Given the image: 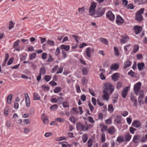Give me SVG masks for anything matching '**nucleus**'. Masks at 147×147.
I'll return each instance as SVG.
<instances>
[{
	"label": "nucleus",
	"mask_w": 147,
	"mask_h": 147,
	"mask_svg": "<svg viewBox=\"0 0 147 147\" xmlns=\"http://www.w3.org/2000/svg\"><path fill=\"white\" fill-rule=\"evenodd\" d=\"M114 88L111 83H107L104 84V88L103 91L107 92L109 94H111L113 91Z\"/></svg>",
	"instance_id": "1"
},
{
	"label": "nucleus",
	"mask_w": 147,
	"mask_h": 147,
	"mask_svg": "<svg viewBox=\"0 0 147 147\" xmlns=\"http://www.w3.org/2000/svg\"><path fill=\"white\" fill-rule=\"evenodd\" d=\"M96 3L93 2L91 3L90 7L89 8V13L90 15L94 17L95 13V9L96 7Z\"/></svg>",
	"instance_id": "2"
},
{
	"label": "nucleus",
	"mask_w": 147,
	"mask_h": 147,
	"mask_svg": "<svg viewBox=\"0 0 147 147\" xmlns=\"http://www.w3.org/2000/svg\"><path fill=\"white\" fill-rule=\"evenodd\" d=\"M105 11V9L104 8L101 7L98 8L96 11V14L94 15V17L97 18L101 17L104 14Z\"/></svg>",
	"instance_id": "3"
},
{
	"label": "nucleus",
	"mask_w": 147,
	"mask_h": 147,
	"mask_svg": "<svg viewBox=\"0 0 147 147\" xmlns=\"http://www.w3.org/2000/svg\"><path fill=\"white\" fill-rule=\"evenodd\" d=\"M141 83L140 82H138L135 84L134 86V93L137 95L138 94V92L139 91L141 86Z\"/></svg>",
	"instance_id": "4"
},
{
	"label": "nucleus",
	"mask_w": 147,
	"mask_h": 147,
	"mask_svg": "<svg viewBox=\"0 0 147 147\" xmlns=\"http://www.w3.org/2000/svg\"><path fill=\"white\" fill-rule=\"evenodd\" d=\"M94 50L93 49L89 47L87 48L86 49V53L87 56L88 58H90L91 54L93 53Z\"/></svg>",
	"instance_id": "5"
},
{
	"label": "nucleus",
	"mask_w": 147,
	"mask_h": 147,
	"mask_svg": "<svg viewBox=\"0 0 147 147\" xmlns=\"http://www.w3.org/2000/svg\"><path fill=\"white\" fill-rule=\"evenodd\" d=\"M106 16L107 18L111 21H113L115 19V16L111 11L107 12Z\"/></svg>",
	"instance_id": "6"
},
{
	"label": "nucleus",
	"mask_w": 147,
	"mask_h": 147,
	"mask_svg": "<svg viewBox=\"0 0 147 147\" xmlns=\"http://www.w3.org/2000/svg\"><path fill=\"white\" fill-rule=\"evenodd\" d=\"M130 88V86H128L123 88L121 92L122 96L123 98H126Z\"/></svg>",
	"instance_id": "7"
},
{
	"label": "nucleus",
	"mask_w": 147,
	"mask_h": 147,
	"mask_svg": "<svg viewBox=\"0 0 147 147\" xmlns=\"http://www.w3.org/2000/svg\"><path fill=\"white\" fill-rule=\"evenodd\" d=\"M116 23L119 25H121L124 22L123 18L119 15H117L116 20Z\"/></svg>",
	"instance_id": "8"
},
{
	"label": "nucleus",
	"mask_w": 147,
	"mask_h": 147,
	"mask_svg": "<svg viewBox=\"0 0 147 147\" xmlns=\"http://www.w3.org/2000/svg\"><path fill=\"white\" fill-rule=\"evenodd\" d=\"M133 30L135 33L136 34H138L142 31V28L141 26H134Z\"/></svg>",
	"instance_id": "9"
},
{
	"label": "nucleus",
	"mask_w": 147,
	"mask_h": 147,
	"mask_svg": "<svg viewBox=\"0 0 147 147\" xmlns=\"http://www.w3.org/2000/svg\"><path fill=\"white\" fill-rule=\"evenodd\" d=\"M85 127L86 126L80 123H78L76 125L77 129L80 131H84Z\"/></svg>",
	"instance_id": "10"
},
{
	"label": "nucleus",
	"mask_w": 147,
	"mask_h": 147,
	"mask_svg": "<svg viewBox=\"0 0 147 147\" xmlns=\"http://www.w3.org/2000/svg\"><path fill=\"white\" fill-rule=\"evenodd\" d=\"M139 95L138 97V102H140L142 100L144 96V92L143 90H140L138 92V94Z\"/></svg>",
	"instance_id": "11"
},
{
	"label": "nucleus",
	"mask_w": 147,
	"mask_h": 147,
	"mask_svg": "<svg viewBox=\"0 0 147 147\" xmlns=\"http://www.w3.org/2000/svg\"><path fill=\"white\" fill-rule=\"evenodd\" d=\"M41 117L45 124H47L49 123V120L48 117L44 114H42Z\"/></svg>",
	"instance_id": "12"
},
{
	"label": "nucleus",
	"mask_w": 147,
	"mask_h": 147,
	"mask_svg": "<svg viewBox=\"0 0 147 147\" xmlns=\"http://www.w3.org/2000/svg\"><path fill=\"white\" fill-rule=\"evenodd\" d=\"M25 101L26 106L27 107H28L30 106V98L28 96V94L27 93H25Z\"/></svg>",
	"instance_id": "13"
},
{
	"label": "nucleus",
	"mask_w": 147,
	"mask_h": 147,
	"mask_svg": "<svg viewBox=\"0 0 147 147\" xmlns=\"http://www.w3.org/2000/svg\"><path fill=\"white\" fill-rule=\"evenodd\" d=\"M119 77V73H116L112 75L111 76V78L113 80L116 81L118 80Z\"/></svg>",
	"instance_id": "14"
},
{
	"label": "nucleus",
	"mask_w": 147,
	"mask_h": 147,
	"mask_svg": "<svg viewBox=\"0 0 147 147\" xmlns=\"http://www.w3.org/2000/svg\"><path fill=\"white\" fill-rule=\"evenodd\" d=\"M107 131L110 134H114L115 132V130L114 127H109L107 130Z\"/></svg>",
	"instance_id": "15"
},
{
	"label": "nucleus",
	"mask_w": 147,
	"mask_h": 147,
	"mask_svg": "<svg viewBox=\"0 0 147 147\" xmlns=\"http://www.w3.org/2000/svg\"><path fill=\"white\" fill-rule=\"evenodd\" d=\"M114 121L117 124H119L121 122V116L120 115H117L114 119Z\"/></svg>",
	"instance_id": "16"
},
{
	"label": "nucleus",
	"mask_w": 147,
	"mask_h": 147,
	"mask_svg": "<svg viewBox=\"0 0 147 147\" xmlns=\"http://www.w3.org/2000/svg\"><path fill=\"white\" fill-rule=\"evenodd\" d=\"M119 65L117 63L113 64L110 67V69L112 70L116 71L118 69Z\"/></svg>",
	"instance_id": "17"
},
{
	"label": "nucleus",
	"mask_w": 147,
	"mask_h": 147,
	"mask_svg": "<svg viewBox=\"0 0 147 147\" xmlns=\"http://www.w3.org/2000/svg\"><path fill=\"white\" fill-rule=\"evenodd\" d=\"M131 64V62L128 60H126L124 63L123 68L125 69L127 68L130 66Z\"/></svg>",
	"instance_id": "18"
},
{
	"label": "nucleus",
	"mask_w": 147,
	"mask_h": 147,
	"mask_svg": "<svg viewBox=\"0 0 147 147\" xmlns=\"http://www.w3.org/2000/svg\"><path fill=\"white\" fill-rule=\"evenodd\" d=\"M132 125L133 126L138 128L141 126V124L139 121H135L132 123Z\"/></svg>",
	"instance_id": "19"
},
{
	"label": "nucleus",
	"mask_w": 147,
	"mask_h": 147,
	"mask_svg": "<svg viewBox=\"0 0 147 147\" xmlns=\"http://www.w3.org/2000/svg\"><path fill=\"white\" fill-rule=\"evenodd\" d=\"M129 38L128 36H126L123 37L120 40L121 42L122 43L124 44L127 43Z\"/></svg>",
	"instance_id": "20"
},
{
	"label": "nucleus",
	"mask_w": 147,
	"mask_h": 147,
	"mask_svg": "<svg viewBox=\"0 0 147 147\" xmlns=\"http://www.w3.org/2000/svg\"><path fill=\"white\" fill-rule=\"evenodd\" d=\"M103 95L102 96L103 99L108 100L109 98V94L107 92L103 91Z\"/></svg>",
	"instance_id": "21"
},
{
	"label": "nucleus",
	"mask_w": 147,
	"mask_h": 147,
	"mask_svg": "<svg viewBox=\"0 0 147 147\" xmlns=\"http://www.w3.org/2000/svg\"><path fill=\"white\" fill-rule=\"evenodd\" d=\"M138 68L139 71H141L144 69L145 65L143 63H138L137 64Z\"/></svg>",
	"instance_id": "22"
},
{
	"label": "nucleus",
	"mask_w": 147,
	"mask_h": 147,
	"mask_svg": "<svg viewBox=\"0 0 147 147\" xmlns=\"http://www.w3.org/2000/svg\"><path fill=\"white\" fill-rule=\"evenodd\" d=\"M133 141L135 143H138L140 141V136L139 135H135L133 138Z\"/></svg>",
	"instance_id": "23"
},
{
	"label": "nucleus",
	"mask_w": 147,
	"mask_h": 147,
	"mask_svg": "<svg viewBox=\"0 0 147 147\" xmlns=\"http://www.w3.org/2000/svg\"><path fill=\"white\" fill-rule=\"evenodd\" d=\"M99 40L101 42L105 45H107L108 44V41L106 38L101 37L99 38Z\"/></svg>",
	"instance_id": "24"
},
{
	"label": "nucleus",
	"mask_w": 147,
	"mask_h": 147,
	"mask_svg": "<svg viewBox=\"0 0 147 147\" xmlns=\"http://www.w3.org/2000/svg\"><path fill=\"white\" fill-rule=\"evenodd\" d=\"M33 95L34 100H39L40 99V97L37 93L34 92L33 94Z\"/></svg>",
	"instance_id": "25"
},
{
	"label": "nucleus",
	"mask_w": 147,
	"mask_h": 147,
	"mask_svg": "<svg viewBox=\"0 0 147 147\" xmlns=\"http://www.w3.org/2000/svg\"><path fill=\"white\" fill-rule=\"evenodd\" d=\"M136 20L138 22H141L143 18L141 15L136 13Z\"/></svg>",
	"instance_id": "26"
},
{
	"label": "nucleus",
	"mask_w": 147,
	"mask_h": 147,
	"mask_svg": "<svg viewBox=\"0 0 147 147\" xmlns=\"http://www.w3.org/2000/svg\"><path fill=\"white\" fill-rule=\"evenodd\" d=\"M139 49V46L137 45H134L132 51L134 53H136L138 50Z\"/></svg>",
	"instance_id": "27"
},
{
	"label": "nucleus",
	"mask_w": 147,
	"mask_h": 147,
	"mask_svg": "<svg viewBox=\"0 0 147 147\" xmlns=\"http://www.w3.org/2000/svg\"><path fill=\"white\" fill-rule=\"evenodd\" d=\"M108 110L110 113L113 111L114 109L112 105L110 104L108 105Z\"/></svg>",
	"instance_id": "28"
},
{
	"label": "nucleus",
	"mask_w": 147,
	"mask_h": 147,
	"mask_svg": "<svg viewBox=\"0 0 147 147\" xmlns=\"http://www.w3.org/2000/svg\"><path fill=\"white\" fill-rule=\"evenodd\" d=\"M88 139V136L87 134H83L82 137V140L84 143H85Z\"/></svg>",
	"instance_id": "29"
},
{
	"label": "nucleus",
	"mask_w": 147,
	"mask_h": 147,
	"mask_svg": "<svg viewBox=\"0 0 147 147\" xmlns=\"http://www.w3.org/2000/svg\"><path fill=\"white\" fill-rule=\"evenodd\" d=\"M55 120V121L59 122L60 123L64 122L65 121V119L64 118L60 117H58L56 118Z\"/></svg>",
	"instance_id": "30"
},
{
	"label": "nucleus",
	"mask_w": 147,
	"mask_h": 147,
	"mask_svg": "<svg viewBox=\"0 0 147 147\" xmlns=\"http://www.w3.org/2000/svg\"><path fill=\"white\" fill-rule=\"evenodd\" d=\"M131 136L129 133L126 134L125 136V140L127 141H129L131 139Z\"/></svg>",
	"instance_id": "31"
},
{
	"label": "nucleus",
	"mask_w": 147,
	"mask_h": 147,
	"mask_svg": "<svg viewBox=\"0 0 147 147\" xmlns=\"http://www.w3.org/2000/svg\"><path fill=\"white\" fill-rule=\"evenodd\" d=\"M61 49H65V51H68L70 47L69 45H62L61 46Z\"/></svg>",
	"instance_id": "32"
},
{
	"label": "nucleus",
	"mask_w": 147,
	"mask_h": 147,
	"mask_svg": "<svg viewBox=\"0 0 147 147\" xmlns=\"http://www.w3.org/2000/svg\"><path fill=\"white\" fill-rule=\"evenodd\" d=\"M46 70L43 67H41L40 69L39 74L41 75H44L46 74Z\"/></svg>",
	"instance_id": "33"
},
{
	"label": "nucleus",
	"mask_w": 147,
	"mask_h": 147,
	"mask_svg": "<svg viewBox=\"0 0 147 147\" xmlns=\"http://www.w3.org/2000/svg\"><path fill=\"white\" fill-rule=\"evenodd\" d=\"M67 138L64 136H61L57 138L56 139V140L58 141H60L63 140H66Z\"/></svg>",
	"instance_id": "34"
},
{
	"label": "nucleus",
	"mask_w": 147,
	"mask_h": 147,
	"mask_svg": "<svg viewBox=\"0 0 147 147\" xmlns=\"http://www.w3.org/2000/svg\"><path fill=\"white\" fill-rule=\"evenodd\" d=\"M114 54L116 56H118L119 55V52L118 48L116 47H114Z\"/></svg>",
	"instance_id": "35"
},
{
	"label": "nucleus",
	"mask_w": 147,
	"mask_h": 147,
	"mask_svg": "<svg viewBox=\"0 0 147 147\" xmlns=\"http://www.w3.org/2000/svg\"><path fill=\"white\" fill-rule=\"evenodd\" d=\"M12 95L11 94H9L7 97V101L8 104H10L11 101V99L12 98Z\"/></svg>",
	"instance_id": "36"
},
{
	"label": "nucleus",
	"mask_w": 147,
	"mask_h": 147,
	"mask_svg": "<svg viewBox=\"0 0 147 147\" xmlns=\"http://www.w3.org/2000/svg\"><path fill=\"white\" fill-rule=\"evenodd\" d=\"M92 140L91 138H90L87 142L88 147H91L92 145Z\"/></svg>",
	"instance_id": "37"
},
{
	"label": "nucleus",
	"mask_w": 147,
	"mask_h": 147,
	"mask_svg": "<svg viewBox=\"0 0 147 147\" xmlns=\"http://www.w3.org/2000/svg\"><path fill=\"white\" fill-rule=\"evenodd\" d=\"M57 105L56 104H55L51 106L50 107V109L51 111H55L57 109Z\"/></svg>",
	"instance_id": "38"
},
{
	"label": "nucleus",
	"mask_w": 147,
	"mask_h": 147,
	"mask_svg": "<svg viewBox=\"0 0 147 147\" xmlns=\"http://www.w3.org/2000/svg\"><path fill=\"white\" fill-rule=\"evenodd\" d=\"M131 45L130 44L126 45L124 47V49L125 51H127L129 50H131V49L130 47Z\"/></svg>",
	"instance_id": "39"
},
{
	"label": "nucleus",
	"mask_w": 147,
	"mask_h": 147,
	"mask_svg": "<svg viewBox=\"0 0 147 147\" xmlns=\"http://www.w3.org/2000/svg\"><path fill=\"white\" fill-rule=\"evenodd\" d=\"M29 55V59L31 60L32 59H34L36 58V53H32Z\"/></svg>",
	"instance_id": "40"
},
{
	"label": "nucleus",
	"mask_w": 147,
	"mask_h": 147,
	"mask_svg": "<svg viewBox=\"0 0 147 147\" xmlns=\"http://www.w3.org/2000/svg\"><path fill=\"white\" fill-rule=\"evenodd\" d=\"M83 74L84 75H86L88 72V69L87 68H83L82 69Z\"/></svg>",
	"instance_id": "41"
},
{
	"label": "nucleus",
	"mask_w": 147,
	"mask_h": 147,
	"mask_svg": "<svg viewBox=\"0 0 147 147\" xmlns=\"http://www.w3.org/2000/svg\"><path fill=\"white\" fill-rule=\"evenodd\" d=\"M14 26V24L12 21H11L9 22V30L13 28Z\"/></svg>",
	"instance_id": "42"
},
{
	"label": "nucleus",
	"mask_w": 147,
	"mask_h": 147,
	"mask_svg": "<svg viewBox=\"0 0 147 147\" xmlns=\"http://www.w3.org/2000/svg\"><path fill=\"white\" fill-rule=\"evenodd\" d=\"M117 141L119 142H122L123 141V138L122 136H120L118 137L117 138Z\"/></svg>",
	"instance_id": "43"
},
{
	"label": "nucleus",
	"mask_w": 147,
	"mask_h": 147,
	"mask_svg": "<svg viewBox=\"0 0 147 147\" xmlns=\"http://www.w3.org/2000/svg\"><path fill=\"white\" fill-rule=\"evenodd\" d=\"M20 42V41L19 40H17L15 42L13 43V48H16V47H17V46L19 44Z\"/></svg>",
	"instance_id": "44"
},
{
	"label": "nucleus",
	"mask_w": 147,
	"mask_h": 147,
	"mask_svg": "<svg viewBox=\"0 0 147 147\" xmlns=\"http://www.w3.org/2000/svg\"><path fill=\"white\" fill-rule=\"evenodd\" d=\"M61 90V88L60 87H57L55 88L54 90L55 93H58Z\"/></svg>",
	"instance_id": "45"
},
{
	"label": "nucleus",
	"mask_w": 147,
	"mask_h": 147,
	"mask_svg": "<svg viewBox=\"0 0 147 147\" xmlns=\"http://www.w3.org/2000/svg\"><path fill=\"white\" fill-rule=\"evenodd\" d=\"M69 120L72 123L74 124H75L76 123L75 119V117L73 116L70 117L69 118Z\"/></svg>",
	"instance_id": "46"
},
{
	"label": "nucleus",
	"mask_w": 147,
	"mask_h": 147,
	"mask_svg": "<svg viewBox=\"0 0 147 147\" xmlns=\"http://www.w3.org/2000/svg\"><path fill=\"white\" fill-rule=\"evenodd\" d=\"M42 88L45 91H48L49 90V86L45 85H43L42 86Z\"/></svg>",
	"instance_id": "47"
},
{
	"label": "nucleus",
	"mask_w": 147,
	"mask_h": 147,
	"mask_svg": "<svg viewBox=\"0 0 147 147\" xmlns=\"http://www.w3.org/2000/svg\"><path fill=\"white\" fill-rule=\"evenodd\" d=\"M105 141V136L104 133H102L101 135V142H104Z\"/></svg>",
	"instance_id": "48"
},
{
	"label": "nucleus",
	"mask_w": 147,
	"mask_h": 147,
	"mask_svg": "<svg viewBox=\"0 0 147 147\" xmlns=\"http://www.w3.org/2000/svg\"><path fill=\"white\" fill-rule=\"evenodd\" d=\"M51 78V77L50 76H45L44 79L47 81H49Z\"/></svg>",
	"instance_id": "49"
},
{
	"label": "nucleus",
	"mask_w": 147,
	"mask_h": 147,
	"mask_svg": "<svg viewBox=\"0 0 147 147\" xmlns=\"http://www.w3.org/2000/svg\"><path fill=\"white\" fill-rule=\"evenodd\" d=\"M99 75L100 78L102 80H104L105 79V77L103 72L100 73Z\"/></svg>",
	"instance_id": "50"
},
{
	"label": "nucleus",
	"mask_w": 147,
	"mask_h": 147,
	"mask_svg": "<svg viewBox=\"0 0 147 147\" xmlns=\"http://www.w3.org/2000/svg\"><path fill=\"white\" fill-rule=\"evenodd\" d=\"M144 9L143 8H142L140 10L138 11L136 13V14L141 15L142 13H144Z\"/></svg>",
	"instance_id": "51"
},
{
	"label": "nucleus",
	"mask_w": 147,
	"mask_h": 147,
	"mask_svg": "<svg viewBox=\"0 0 147 147\" xmlns=\"http://www.w3.org/2000/svg\"><path fill=\"white\" fill-rule=\"evenodd\" d=\"M72 110L74 111L73 113L74 114H78V110L77 108H73Z\"/></svg>",
	"instance_id": "52"
},
{
	"label": "nucleus",
	"mask_w": 147,
	"mask_h": 147,
	"mask_svg": "<svg viewBox=\"0 0 147 147\" xmlns=\"http://www.w3.org/2000/svg\"><path fill=\"white\" fill-rule=\"evenodd\" d=\"M75 87L77 92L79 93L81 92L80 88L79 85L76 84L75 86Z\"/></svg>",
	"instance_id": "53"
},
{
	"label": "nucleus",
	"mask_w": 147,
	"mask_h": 147,
	"mask_svg": "<svg viewBox=\"0 0 147 147\" xmlns=\"http://www.w3.org/2000/svg\"><path fill=\"white\" fill-rule=\"evenodd\" d=\"M47 44L51 46H53L54 45V42L51 40H48L47 42Z\"/></svg>",
	"instance_id": "54"
},
{
	"label": "nucleus",
	"mask_w": 147,
	"mask_h": 147,
	"mask_svg": "<svg viewBox=\"0 0 147 147\" xmlns=\"http://www.w3.org/2000/svg\"><path fill=\"white\" fill-rule=\"evenodd\" d=\"M127 8L130 9H133L134 8V7L132 4H129L126 7Z\"/></svg>",
	"instance_id": "55"
},
{
	"label": "nucleus",
	"mask_w": 147,
	"mask_h": 147,
	"mask_svg": "<svg viewBox=\"0 0 147 147\" xmlns=\"http://www.w3.org/2000/svg\"><path fill=\"white\" fill-rule=\"evenodd\" d=\"M53 134L52 132H49L45 133L44 135V136L46 137H48L52 136Z\"/></svg>",
	"instance_id": "56"
},
{
	"label": "nucleus",
	"mask_w": 147,
	"mask_h": 147,
	"mask_svg": "<svg viewBox=\"0 0 147 147\" xmlns=\"http://www.w3.org/2000/svg\"><path fill=\"white\" fill-rule=\"evenodd\" d=\"M63 67H60L58 69L56 73L57 74H60L62 73L63 71Z\"/></svg>",
	"instance_id": "57"
},
{
	"label": "nucleus",
	"mask_w": 147,
	"mask_h": 147,
	"mask_svg": "<svg viewBox=\"0 0 147 147\" xmlns=\"http://www.w3.org/2000/svg\"><path fill=\"white\" fill-rule=\"evenodd\" d=\"M128 114V113L127 111H123L121 113V115L123 117L126 116Z\"/></svg>",
	"instance_id": "58"
},
{
	"label": "nucleus",
	"mask_w": 147,
	"mask_h": 147,
	"mask_svg": "<svg viewBox=\"0 0 147 147\" xmlns=\"http://www.w3.org/2000/svg\"><path fill=\"white\" fill-rule=\"evenodd\" d=\"M47 54L46 53H42V59H47Z\"/></svg>",
	"instance_id": "59"
},
{
	"label": "nucleus",
	"mask_w": 147,
	"mask_h": 147,
	"mask_svg": "<svg viewBox=\"0 0 147 147\" xmlns=\"http://www.w3.org/2000/svg\"><path fill=\"white\" fill-rule=\"evenodd\" d=\"M59 66L57 65H56L55 66V67L52 69V72L54 73L55 72L56 70L58 68Z\"/></svg>",
	"instance_id": "60"
},
{
	"label": "nucleus",
	"mask_w": 147,
	"mask_h": 147,
	"mask_svg": "<svg viewBox=\"0 0 147 147\" xmlns=\"http://www.w3.org/2000/svg\"><path fill=\"white\" fill-rule=\"evenodd\" d=\"M88 120L91 123H94V121L91 117L89 116L88 117Z\"/></svg>",
	"instance_id": "61"
},
{
	"label": "nucleus",
	"mask_w": 147,
	"mask_h": 147,
	"mask_svg": "<svg viewBox=\"0 0 147 147\" xmlns=\"http://www.w3.org/2000/svg\"><path fill=\"white\" fill-rule=\"evenodd\" d=\"M88 105L90 111L91 112H92L94 110V107L90 103H89L88 104Z\"/></svg>",
	"instance_id": "62"
},
{
	"label": "nucleus",
	"mask_w": 147,
	"mask_h": 147,
	"mask_svg": "<svg viewBox=\"0 0 147 147\" xmlns=\"http://www.w3.org/2000/svg\"><path fill=\"white\" fill-rule=\"evenodd\" d=\"M63 105L64 107H69L68 103L67 102H63Z\"/></svg>",
	"instance_id": "63"
},
{
	"label": "nucleus",
	"mask_w": 147,
	"mask_h": 147,
	"mask_svg": "<svg viewBox=\"0 0 147 147\" xmlns=\"http://www.w3.org/2000/svg\"><path fill=\"white\" fill-rule=\"evenodd\" d=\"M101 130L102 131H104L107 130V126L106 125L103 126L101 129Z\"/></svg>",
	"instance_id": "64"
}]
</instances>
